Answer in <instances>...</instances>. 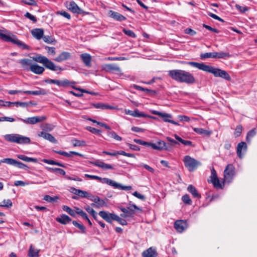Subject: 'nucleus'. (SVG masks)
<instances>
[{
	"mask_svg": "<svg viewBox=\"0 0 257 257\" xmlns=\"http://www.w3.org/2000/svg\"><path fill=\"white\" fill-rule=\"evenodd\" d=\"M57 14L60 15L67 18L68 20H70L71 19L70 15L68 13L66 12V11H58L57 12Z\"/></svg>",
	"mask_w": 257,
	"mask_h": 257,
	"instance_id": "obj_60",
	"label": "nucleus"
},
{
	"mask_svg": "<svg viewBox=\"0 0 257 257\" xmlns=\"http://www.w3.org/2000/svg\"><path fill=\"white\" fill-rule=\"evenodd\" d=\"M32 36L37 40L42 39L44 35V30L41 28H35L32 30Z\"/></svg>",
	"mask_w": 257,
	"mask_h": 257,
	"instance_id": "obj_26",
	"label": "nucleus"
},
{
	"mask_svg": "<svg viewBox=\"0 0 257 257\" xmlns=\"http://www.w3.org/2000/svg\"><path fill=\"white\" fill-rule=\"evenodd\" d=\"M200 57L202 60H204L209 58H214V52H207L205 53H201L200 55Z\"/></svg>",
	"mask_w": 257,
	"mask_h": 257,
	"instance_id": "obj_49",
	"label": "nucleus"
},
{
	"mask_svg": "<svg viewBox=\"0 0 257 257\" xmlns=\"http://www.w3.org/2000/svg\"><path fill=\"white\" fill-rule=\"evenodd\" d=\"M40 250L35 248L33 245H31L29 250L28 255L29 257H39Z\"/></svg>",
	"mask_w": 257,
	"mask_h": 257,
	"instance_id": "obj_34",
	"label": "nucleus"
},
{
	"mask_svg": "<svg viewBox=\"0 0 257 257\" xmlns=\"http://www.w3.org/2000/svg\"><path fill=\"white\" fill-rule=\"evenodd\" d=\"M230 55L227 52H214V58H224L225 57H229Z\"/></svg>",
	"mask_w": 257,
	"mask_h": 257,
	"instance_id": "obj_46",
	"label": "nucleus"
},
{
	"mask_svg": "<svg viewBox=\"0 0 257 257\" xmlns=\"http://www.w3.org/2000/svg\"><path fill=\"white\" fill-rule=\"evenodd\" d=\"M33 60L37 62L42 64L47 69L51 71H62L63 69L59 66H56L47 57L43 55L37 54L35 57H33Z\"/></svg>",
	"mask_w": 257,
	"mask_h": 257,
	"instance_id": "obj_4",
	"label": "nucleus"
},
{
	"mask_svg": "<svg viewBox=\"0 0 257 257\" xmlns=\"http://www.w3.org/2000/svg\"><path fill=\"white\" fill-rule=\"evenodd\" d=\"M7 103H9V106H11L12 104L16 105L17 106H21L22 107H26L28 106L29 103H31V102H7Z\"/></svg>",
	"mask_w": 257,
	"mask_h": 257,
	"instance_id": "obj_44",
	"label": "nucleus"
},
{
	"mask_svg": "<svg viewBox=\"0 0 257 257\" xmlns=\"http://www.w3.org/2000/svg\"><path fill=\"white\" fill-rule=\"evenodd\" d=\"M152 113L153 114L158 115L162 117L163 121H164L165 122H170L175 125H179V124L178 122L171 119V118H172V115L170 114L162 112L160 111H158L157 110H153L152 111Z\"/></svg>",
	"mask_w": 257,
	"mask_h": 257,
	"instance_id": "obj_11",
	"label": "nucleus"
},
{
	"mask_svg": "<svg viewBox=\"0 0 257 257\" xmlns=\"http://www.w3.org/2000/svg\"><path fill=\"white\" fill-rule=\"evenodd\" d=\"M157 146L158 147H159V148L158 149V150H168L169 148L168 146H169V144H167L166 143H165L164 141H160L156 143Z\"/></svg>",
	"mask_w": 257,
	"mask_h": 257,
	"instance_id": "obj_45",
	"label": "nucleus"
},
{
	"mask_svg": "<svg viewBox=\"0 0 257 257\" xmlns=\"http://www.w3.org/2000/svg\"><path fill=\"white\" fill-rule=\"evenodd\" d=\"M188 227L186 220H178L174 223V228L179 232H182Z\"/></svg>",
	"mask_w": 257,
	"mask_h": 257,
	"instance_id": "obj_15",
	"label": "nucleus"
},
{
	"mask_svg": "<svg viewBox=\"0 0 257 257\" xmlns=\"http://www.w3.org/2000/svg\"><path fill=\"white\" fill-rule=\"evenodd\" d=\"M58 198H53L49 195H46L44 197V200L48 202H52L55 201Z\"/></svg>",
	"mask_w": 257,
	"mask_h": 257,
	"instance_id": "obj_64",
	"label": "nucleus"
},
{
	"mask_svg": "<svg viewBox=\"0 0 257 257\" xmlns=\"http://www.w3.org/2000/svg\"><path fill=\"white\" fill-rule=\"evenodd\" d=\"M72 142L74 147H85L86 146V142L83 140L73 139L72 140Z\"/></svg>",
	"mask_w": 257,
	"mask_h": 257,
	"instance_id": "obj_43",
	"label": "nucleus"
},
{
	"mask_svg": "<svg viewBox=\"0 0 257 257\" xmlns=\"http://www.w3.org/2000/svg\"><path fill=\"white\" fill-rule=\"evenodd\" d=\"M85 209L94 218V219L97 220V213L92 208L89 206L85 207Z\"/></svg>",
	"mask_w": 257,
	"mask_h": 257,
	"instance_id": "obj_48",
	"label": "nucleus"
},
{
	"mask_svg": "<svg viewBox=\"0 0 257 257\" xmlns=\"http://www.w3.org/2000/svg\"><path fill=\"white\" fill-rule=\"evenodd\" d=\"M98 214L106 221L110 223L112 222V220H113V218H114L113 215H116L113 213H108L105 211H100Z\"/></svg>",
	"mask_w": 257,
	"mask_h": 257,
	"instance_id": "obj_19",
	"label": "nucleus"
},
{
	"mask_svg": "<svg viewBox=\"0 0 257 257\" xmlns=\"http://www.w3.org/2000/svg\"><path fill=\"white\" fill-rule=\"evenodd\" d=\"M45 49L47 50V53L49 55H54L56 54L55 48L53 47L45 46Z\"/></svg>",
	"mask_w": 257,
	"mask_h": 257,
	"instance_id": "obj_57",
	"label": "nucleus"
},
{
	"mask_svg": "<svg viewBox=\"0 0 257 257\" xmlns=\"http://www.w3.org/2000/svg\"><path fill=\"white\" fill-rule=\"evenodd\" d=\"M80 58L86 66L88 67L91 66L92 57L89 54L83 53L80 55Z\"/></svg>",
	"mask_w": 257,
	"mask_h": 257,
	"instance_id": "obj_21",
	"label": "nucleus"
},
{
	"mask_svg": "<svg viewBox=\"0 0 257 257\" xmlns=\"http://www.w3.org/2000/svg\"><path fill=\"white\" fill-rule=\"evenodd\" d=\"M2 163H6L7 164L17 167L19 169H23L26 170H27L29 169L28 166L25 165V164L21 162L18 161L12 158H4L1 160L0 164Z\"/></svg>",
	"mask_w": 257,
	"mask_h": 257,
	"instance_id": "obj_8",
	"label": "nucleus"
},
{
	"mask_svg": "<svg viewBox=\"0 0 257 257\" xmlns=\"http://www.w3.org/2000/svg\"><path fill=\"white\" fill-rule=\"evenodd\" d=\"M63 209L64 211L67 212L71 216L75 217L76 216V210H74L70 208L69 206L66 205H64L63 206Z\"/></svg>",
	"mask_w": 257,
	"mask_h": 257,
	"instance_id": "obj_47",
	"label": "nucleus"
},
{
	"mask_svg": "<svg viewBox=\"0 0 257 257\" xmlns=\"http://www.w3.org/2000/svg\"><path fill=\"white\" fill-rule=\"evenodd\" d=\"M107 135L109 137L113 138L117 141H121L122 140L121 137L117 135L115 132L111 131V130L107 131Z\"/></svg>",
	"mask_w": 257,
	"mask_h": 257,
	"instance_id": "obj_39",
	"label": "nucleus"
},
{
	"mask_svg": "<svg viewBox=\"0 0 257 257\" xmlns=\"http://www.w3.org/2000/svg\"><path fill=\"white\" fill-rule=\"evenodd\" d=\"M76 212L77 214L80 215L83 219H88V216L87 214L82 210L79 208H76Z\"/></svg>",
	"mask_w": 257,
	"mask_h": 257,
	"instance_id": "obj_53",
	"label": "nucleus"
},
{
	"mask_svg": "<svg viewBox=\"0 0 257 257\" xmlns=\"http://www.w3.org/2000/svg\"><path fill=\"white\" fill-rule=\"evenodd\" d=\"M235 175V169L233 165L228 164L224 171V181L229 183Z\"/></svg>",
	"mask_w": 257,
	"mask_h": 257,
	"instance_id": "obj_9",
	"label": "nucleus"
},
{
	"mask_svg": "<svg viewBox=\"0 0 257 257\" xmlns=\"http://www.w3.org/2000/svg\"><path fill=\"white\" fill-rule=\"evenodd\" d=\"M114 218H113V220H115L117 221L119 223H120L122 225H125L127 224V222L125 220L120 218L118 216L113 215Z\"/></svg>",
	"mask_w": 257,
	"mask_h": 257,
	"instance_id": "obj_56",
	"label": "nucleus"
},
{
	"mask_svg": "<svg viewBox=\"0 0 257 257\" xmlns=\"http://www.w3.org/2000/svg\"><path fill=\"white\" fill-rule=\"evenodd\" d=\"M87 130L90 131L91 133L94 134H98L100 135L101 133V131L98 129H96L94 127H92L91 126H89L87 128Z\"/></svg>",
	"mask_w": 257,
	"mask_h": 257,
	"instance_id": "obj_63",
	"label": "nucleus"
},
{
	"mask_svg": "<svg viewBox=\"0 0 257 257\" xmlns=\"http://www.w3.org/2000/svg\"><path fill=\"white\" fill-rule=\"evenodd\" d=\"M66 7L68 10L73 13L78 14L84 13V11L81 9L74 1H71L68 4L67 3Z\"/></svg>",
	"mask_w": 257,
	"mask_h": 257,
	"instance_id": "obj_16",
	"label": "nucleus"
},
{
	"mask_svg": "<svg viewBox=\"0 0 257 257\" xmlns=\"http://www.w3.org/2000/svg\"><path fill=\"white\" fill-rule=\"evenodd\" d=\"M90 200L94 202V203H91V205L95 208H100L103 206H107L106 202L97 196L91 195Z\"/></svg>",
	"mask_w": 257,
	"mask_h": 257,
	"instance_id": "obj_12",
	"label": "nucleus"
},
{
	"mask_svg": "<svg viewBox=\"0 0 257 257\" xmlns=\"http://www.w3.org/2000/svg\"><path fill=\"white\" fill-rule=\"evenodd\" d=\"M193 131L198 134L206 136H209L211 133L206 130L202 128L194 127Z\"/></svg>",
	"mask_w": 257,
	"mask_h": 257,
	"instance_id": "obj_37",
	"label": "nucleus"
},
{
	"mask_svg": "<svg viewBox=\"0 0 257 257\" xmlns=\"http://www.w3.org/2000/svg\"><path fill=\"white\" fill-rule=\"evenodd\" d=\"M42 161L45 163H47L48 164L52 165H56L62 167H64L65 165L61 163L55 161L54 160H48L44 159L42 160Z\"/></svg>",
	"mask_w": 257,
	"mask_h": 257,
	"instance_id": "obj_42",
	"label": "nucleus"
},
{
	"mask_svg": "<svg viewBox=\"0 0 257 257\" xmlns=\"http://www.w3.org/2000/svg\"><path fill=\"white\" fill-rule=\"evenodd\" d=\"M42 39L45 43L48 44H55L56 43V40L51 36L43 35Z\"/></svg>",
	"mask_w": 257,
	"mask_h": 257,
	"instance_id": "obj_40",
	"label": "nucleus"
},
{
	"mask_svg": "<svg viewBox=\"0 0 257 257\" xmlns=\"http://www.w3.org/2000/svg\"><path fill=\"white\" fill-rule=\"evenodd\" d=\"M211 182L213 183L214 187L217 189H222L224 186V183H220L218 177L211 179Z\"/></svg>",
	"mask_w": 257,
	"mask_h": 257,
	"instance_id": "obj_41",
	"label": "nucleus"
},
{
	"mask_svg": "<svg viewBox=\"0 0 257 257\" xmlns=\"http://www.w3.org/2000/svg\"><path fill=\"white\" fill-rule=\"evenodd\" d=\"M130 212L132 213V216L135 214L136 210H140V209L135 204H131L128 207Z\"/></svg>",
	"mask_w": 257,
	"mask_h": 257,
	"instance_id": "obj_58",
	"label": "nucleus"
},
{
	"mask_svg": "<svg viewBox=\"0 0 257 257\" xmlns=\"http://www.w3.org/2000/svg\"><path fill=\"white\" fill-rule=\"evenodd\" d=\"M6 140L10 142H14L19 144H28L30 143L29 137L19 134H8L4 136Z\"/></svg>",
	"mask_w": 257,
	"mask_h": 257,
	"instance_id": "obj_6",
	"label": "nucleus"
},
{
	"mask_svg": "<svg viewBox=\"0 0 257 257\" xmlns=\"http://www.w3.org/2000/svg\"><path fill=\"white\" fill-rule=\"evenodd\" d=\"M71 192L74 194L78 195L82 198H87L90 200L91 195H90L87 191L78 189L74 187H71Z\"/></svg>",
	"mask_w": 257,
	"mask_h": 257,
	"instance_id": "obj_17",
	"label": "nucleus"
},
{
	"mask_svg": "<svg viewBox=\"0 0 257 257\" xmlns=\"http://www.w3.org/2000/svg\"><path fill=\"white\" fill-rule=\"evenodd\" d=\"M30 70L36 74H42L45 71L44 67L39 66L37 64H33L30 67Z\"/></svg>",
	"mask_w": 257,
	"mask_h": 257,
	"instance_id": "obj_27",
	"label": "nucleus"
},
{
	"mask_svg": "<svg viewBox=\"0 0 257 257\" xmlns=\"http://www.w3.org/2000/svg\"><path fill=\"white\" fill-rule=\"evenodd\" d=\"M38 136L40 137H42L44 139L50 141L54 144L57 143V140L53 137L51 134L47 133L45 132H41L38 134Z\"/></svg>",
	"mask_w": 257,
	"mask_h": 257,
	"instance_id": "obj_18",
	"label": "nucleus"
},
{
	"mask_svg": "<svg viewBox=\"0 0 257 257\" xmlns=\"http://www.w3.org/2000/svg\"><path fill=\"white\" fill-rule=\"evenodd\" d=\"M256 134V132L255 130V129H252L250 130L247 134L246 137V141L248 143H249L250 142L251 139L253 138Z\"/></svg>",
	"mask_w": 257,
	"mask_h": 257,
	"instance_id": "obj_50",
	"label": "nucleus"
},
{
	"mask_svg": "<svg viewBox=\"0 0 257 257\" xmlns=\"http://www.w3.org/2000/svg\"><path fill=\"white\" fill-rule=\"evenodd\" d=\"M46 168L50 172L57 173H58L60 175H63V176L65 175V174H66L65 171L61 168H51V167H47Z\"/></svg>",
	"mask_w": 257,
	"mask_h": 257,
	"instance_id": "obj_36",
	"label": "nucleus"
},
{
	"mask_svg": "<svg viewBox=\"0 0 257 257\" xmlns=\"http://www.w3.org/2000/svg\"><path fill=\"white\" fill-rule=\"evenodd\" d=\"M188 63L190 65L199 70L212 74L214 77H221L228 81L231 80L229 75L224 70L219 68H215L211 66L206 65L203 63L188 62Z\"/></svg>",
	"mask_w": 257,
	"mask_h": 257,
	"instance_id": "obj_1",
	"label": "nucleus"
},
{
	"mask_svg": "<svg viewBox=\"0 0 257 257\" xmlns=\"http://www.w3.org/2000/svg\"><path fill=\"white\" fill-rule=\"evenodd\" d=\"M242 131V126L241 125H238L235 129V131L234 132V135L235 138L238 137L240 136L241 134Z\"/></svg>",
	"mask_w": 257,
	"mask_h": 257,
	"instance_id": "obj_52",
	"label": "nucleus"
},
{
	"mask_svg": "<svg viewBox=\"0 0 257 257\" xmlns=\"http://www.w3.org/2000/svg\"><path fill=\"white\" fill-rule=\"evenodd\" d=\"M25 16L26 18H27L29 19L30 20H31V21H32L34 23L36 22L37 21V19L33 15H32L31 14H30L29 12H27L25 14Z\"/></svg>",
	"mask_w": 257,
	"mask_h": 257,
	"instance_id": "obj_62",
	"label": "nucleus"
},
{
	"mask_svg": "<svg viewBox=\"0 0 257 257\" xmlns=\"http://www.w3.org/2000/svg\"><path fill=\"white\" fill-rule=\"evenodd\" d=\"M132 116L134 117H149V118H155V117L149 115L148 114H146L140 111L138 109H135L133 111V113L132 114Z\"/></svg>",
	"mask_w": 257,
	"mask_h": 257,
	"instance_id": "obj_31",
	"label": "nucleus"
},
{
	"mask_svg": "<svg viewBox=\"0 0 257 257\" xmlns=\"http://www.w3.org/2000/svg\"><path fill=\"white\" fill-rule=\"evenodd\" d=\"M84 176L89 179L97 180L102 183L107 184L113 187L115 189H118L121 190H131L132 189V187L131 186H124L107 178H102L97 176L91 175L87 174H85Z\"/></svg>",
	"mask_w": 257,
	"mask_h": 257,
	"instance_id": "obj_3",
	"label": "nucleus"
},
{
	"mask_svg": "<svg viewBox=\"0 0 257 257\" xmlns=\"http://www.w3.org/2000/svg\"><path fill=\"white\" fill-rule=\"evenodd\" d=\"M17 157L19 159L27 162H32L34 163H37L38 162V159L36 158L28 157L24 155H17Z\"/></svg>",
	"mask_w": 257,
	"mask_h": 257,
	"instance_id": "obj_33",
	"label": "nucleus"
},
{
	"mask_svg": "<svg viewBox=\"0 0 257 257\" xmlns=\"http://www.w3.org/2000/svg\"><path fill=\"white\" fill-rule=\"evenodd\" d=\"M157 252L155 248L151 247L142 252L143 257H156Z\"/></svg>",
	"mask_w": 257,
	"mask_h": 257,
	"instance_id": "obj_24",
	"label": "nucleus"
},
{
	"mask_svg": "<svg viewBox=\"0 0 257 257\" xmlns=\"http://www.w3.org/2000/svg\"><path fill=\"white\" fill-rule=\"evenodd\" d=\"M109 17L117 21L122 22L126 20V18L121 14L110 10L109 11Z\"/></svg>",
	"mask_w": 257,
	"mask_h": 257,
	"instance_id": "obj_22",
	"label": "nucleus"
},
{
	"mask_svg": "<svg viewBox=\"0 0 257 257\" xmlns=\"http://www.w3.org/2000/svg\"><path fill=\"white\" fill-rule=\"evenodd\" d=\"M12 202L10 199L4 200L2 204L0 205L2 207H6L10 208L12 206Z\"/></svg>",
	"mask_w": 257,
	"mask_h": 257,
	"instance_id": "obj_55",
	"label": "nucleus"
},
{
	"mask_svg": "<svg viewBox=\"0 0 257 257\" xmlns=\"http://www.w3.org/2000/svg\"><path fill=\"white\" fill-rule=\"evenodd\" d=\"M38 90L35 91L26 90L24 91L23 93L27 94H32L34 95H45L47 94V91L42 88H38Z\"/></svg>",
	"mask_w": 257,
	"mask_h": 257,
	"instance_id": "obj_25",
	"label": "nucleus"
},
{
	"mask_svg": "<svg viewBox=\"0 0 257 257\" xmlns=\"http://www.w3.org/2000/svg\"><path fill=\"white\" fill-rule=\"evenodd\" d=\"M122 31L125 35H127L128 36H130L132 38H136V35L132 30L123 29Z\"/></svg>",
	"mask_w": 257,
	"mask_h": 257,
	"instance_id": "obj_59",
	"label": "nucleus"
},
{
	"mask_svg": "<svg viewBox=\"0 0 257 257\" xmlns=\"http://www.w3.org/2000/svg\"><path fill=\"white\" fill-rule=\"evenodd\" d=\"M235 7L240 12L242 13H245L249 10L247 7H242L238 4H236Z\"/></svg>",
	"mask_w": 257,
	"mask_h": 257,
	"instance_id": "obj_61",
	"label": "nucleus"
},
{
	"mask_svg": "<svg viewBox=\"0 0 257 257\" xmlns=\"http://www.w3.org/2000/svg\"><path fill=\"white\" fill-rule=\"evenodd\" d=\"M93 165L101 168L103 169H113V167L112 165L108 164H106L103 162L99 160H96V161L91 163Z\"/></svg>",
	"mask_w": 257,
	"mask_h": 257,
	"instance_id": "obj_28",
	"label": "nucleus"
},
{
	"mask_svg": "<svg viewBox=\"0 0 257 257\" xmlns=\"http://www.w3.org/2000/svg\"><path fill=\"white\" fill-rule=\"evenodd\" d=\"M168 74L173 80L180 83L191 84L196 82L195 77L191 73L183 70L174 69L170 70L168 71Z\"/></svg>",
	"mask_w": 257,
	"mask_h": 257,
	"instance_id": "obj_2",
	"label": "nucleus"
},
{
	"mask_svg": "<svg viewBox=\"0 0 257 257\" xmlns=\"http://www.w3.org/2000/svg\"><path fill=\"white\" fill-rule=\"evenodd\" d=\"M19 63L21 65L23 69L26 71L30 70V67L33 65L32 64V60L27 58L20 60Z\"/></svg>",
	"mask_w": 257,
	"mask_h": 257,
	"instance_id": "obj_23",
	"label": "nucleus"
},
{
	"mask_svg": "<svg viewBox=\"0 0 257 257\" xmlns=\"http://www.w3.org/2000/svg\"><path fill=\"white\" fill-rule=\"evenodd\" d=\"M72 223L75 226H76V227H77L79 229H80L81 230L82 233H86L85 227L82 224H81L78 223L76 221H75V220L72 221Z\"/></svg>",
	"mask_w": 257,
	"mask_h": 257,
	"instance_id": "obj_51",
	"label": "nucleus"
},
{
	"mask_svg": "<svg viewBox=\"0 0 257 257\" xmlns=\"http://www.w3.org/2000/svg\"><path fill=\"white\" fill-rule=\"evenodd\" d=\"M0 38L6 42H11L17 45L19 48L23 50H30V47L23 42L19 40L17 37L13 34L7 35L3 33V31L0 30Z\"/></svg>",
	"mask_w": 257,
	"mask_h": 257,
	"instance_id": "obj_5",
	"label": "nucleus"
},
{
	"mask_svg": "<svg viewBox=\"0 0 257 257\" xmlns=\"http://www.w3.org/2000/svg\"><path fill=\"white\" fill-rule=\"evenodd\" d=\"M187 190L192 194L194 198H199L201 197L200 194L197 192L196 189L192 185H189L187 187Z\"/></svg>",
	"mask_w": 257,
	"mask_h": 257,
	"instance_id": "obj_32",
	"label": "nucleus"
},
{
	"mask_svg": "<svg viewBox=\"0 0 257 257\" xmlns=\"http://www.w3.org/2000/svg\"><path fill=\"white\" fill-rule=\"evenodd\" d=\"M92 105L94 106V107L96 108H100L101 109H112L115 108L112 106L107 105L103 103H93Z\"/></svg>",
	"mask_w": 257,
	"mask_h": 257,
	"instance_id": "obj_35",
	"label": "nucleus"
},
{
	"mask_svg": "<svg viewBox=\"0 0 257 257\" xmlns=\"http://www.w3.org/2000/svg\"><path fill=\"white\" fill-rule=\"evenodd\" d=\"M247 149L246 143L244 142L239 143L236 148V154L237 156L242 159L244 153L246 152Z\"/></svg>",
	"mask_w": 257,
	"mask_h": 257,
	"instance_id": "obj_14",
	"label": "nucleus"
},
{
	"mask_svg": "<svg viewBox=\"0 0 257 257\" xmlns=\"http://www.w3.org/2000/svg\"><path fill=\"white\" fill-rule=\"evenodd\" d=\"M70 53L67 52H62L58 57L54 59V60L57 62H61L63 61L69 59L70 58Z\"/></svg>",
	"mask_w": 257,
	"mask_h": 257,
	"instance_id": "obj_29",
	"label": "nucleus"
},
{
	"mask_svg": "<svg viewBox=\"0 0 257 257\" xmlns=\"http://www.w3.org/2000/svg\"><path fill=\"white\" fill-rule=\"evenodd\" d=\"M56 220L59 223L62 224H66L71 221L70 217L66 214H62L60 217H57Z\"/></svg>",
	"mask_w": 257,
	"mask_h": 257,
	"instance_id": "obj_30",
	"label": "nucleus"
},
{
	"mask_svg": "<svg viewBox=\"0 0 257 257\" xmlns=\"http://www.w3.org/2000/svg\"><path fill=\"white\" fill-rule=\"evenodd\" d=\"M46 119V117L44 116H33L28 117L26 119L19 118L18 119L22 121L23 122L27 124H34L37 123L42 122Z\"/></svg>",
	"mask_w": 257,
	"mask_h": 257,
	"instance_id": "obj_13",
	"label": "nucleus"
},
{
	"mask_svg": "<svg viewBox=\"0 0 257 257\" xmlns=\"http://www.w3.org/2000/svg\"><path fill=\"white\" fill-rule=\"evenodd\" d=\"M183 202L186 204L190 205L192 203V201L188 194H185L182 197Z\"/></svg>",
	"mask_w": 257,
	"mask_h": 257,
	"instance_id": "obj_54",
	"label": "nucleus"
},
{
	"mask_svg": "<svg viewBox=\"0 0 257 257\" xmlns=\"http://www.w3.org/2000/svg\"><path fill=\"white\" fill-rule=\"evenodd\" d=\"M41 128L45 132H51L54 128V125L52 124L45 123L40 126Z\"/></svg>",
	"mask_w": 257,
	"mask_h": 257,
	"instance_id": "obj_38",
	"label": "nucleus"
},
{
	"mask_svg": "<svg viewBox=\"0 0 257 257\" xmlns=\"http://www.w3.org/2000/svg\"><path fill=\"white\" fill-rule=\"evenodd\" d=\"M185 167L190 172L195 170L197 167L201 165V163L189 156H186L184 159Z\"/></svg>",
	"mask_w": 257,
	"mask_h": 257,
	"instance_id": "obj_7",
	"label": "nucleus"
},
{
	"mask_svg": "<svg viewBox=\"0 0 257 257\" xmlns=\"http://www.w3.org/2000/svg\"><path fill=\"white\" fill-rule=\"evenodd\" d=\"M44 81L48 84H55L58 85V86L61 87H68L71 84H74L75 82L74 81H70L68 79H64L62 81H60L56 79H52L50 78L46 79L44 80Z\"/></svg>",
	"mask_w": 257,
	"mask_h": 257,
	"instance_id": "obj_10",
	"label": "nucleus"
},
{
	"mask_svg": "<svg viewBox=\"0 0 257 257\" xmlns=\"http://www.w3.org/2000/svg\"><path fill=\"white\" fill-rule=\"evenodd\" d=\"M104 69L107 72L114 73L121 72L120 68L116 65L114 64H106L104 67Z\"/></svg>",
	"mask_w": 257,
	"mask_h": 257,
	"instance_id": "obj_20",
	"label": "nucleus"
}]
</instances>
